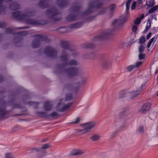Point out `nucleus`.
I'll use <instances>...</instances> for the list:
<instances>
[{
	"instance_id": "052dcab7",
	"label": "nucleus",
	"mask_w": 158,
	"mask_h": 158,
	"mask_svg": "<svg viewBox=\"0 0 158 158\" xmlns=\"http://www.w3.org/2000/svg\"><path fill=\"white\" fill-rule=\"evenodd\" d=\"M137 26H134L132 28L133 32H135L137 31Z\"/></svg>"
},
{
	"instance_id": "f704fd0d",
	"label": "nucleus",
	"mask_w": 158,
	"mask_h": 158,
	"mask_svg": "<svg viewBox=\"0 0 158 158\" xmlns=\"http://www.w3.org/2000/svg\"><path fill=\"white\" fill-rule=\"evenodd\" d=\"M86 130L87 129H86V128L85 127V128L83 129L79 130L78 132L80 133V134L83 135L89 132Z\"/></svg>"
},
{
	"instance_id": "37998d69",
	"label": "nucleus",
	"mask_w": 158,
	"mask_h": 158,
	"mask_svg": "<svg viewBox=\"0 0 158 158\" xmlns=\"http://www.w3.org/2000/svg\"><path fill=\"white\" fill-rule=\"evenodd\" d=\"M63 29H65V28L62 27H60L58 29V31L60 33H66V30L65 29L62 30Z\"/></svg>"
},
{
	"instance_id": "f257e3e1",
	"label": "nucleus",
	"mask_w": 158,
	"mask_h": 158,
	"mask_svg": "<svg viewBox=\"0 0 158 158\" xmlns=\"http://www.w3.org/2000/svg\"><path fill=\"white\" fill-rule=\"evenodd\" d=\"M62 55L60 57L61 60L63 61L64 64L62 65H60L58 67L59 70H63L64 67L69 65L70 66H76L78 64V63L74 60H71L69 62H67L68 60V55L66 54L65 51H63L62 53Z\"/></svg>"
},
{
	"instance_id": "680f3d73",
	"label": "nucleus",
	"mask_w": 158,
	"mask_h": 158,
	"mask_svg": "<svg viewBox=\"0 0 158 158\" xmlns=\"http://www.w3.org/2000/svg\"><path fill=\"white\" fill-rule=\"evenodd\" d=\"M106 11V9H104L103 10L99 11L98 15L102 14L104 13V12Z\"/></svg>"
},
{
	"instance_id": "3c124183",
	"label": "nucleus",
	"mask_w": 158,
	"mask_h": 158,
	"mask_svg": "<svg viewBox=\"0 0 158 158\" xmlns=\"http://www.w3.org/2000/svg\"><path fill=\"white\" fill-rule=\"evenodd\" d=\"M13 108L21 109V106L19 104H14L12 106Z\"/></svg>"
},
{
	"instance_id": "603ef678",
	"label": "nucleus",
	"mask_w": 158,
	"mask_h": 158,
	"mask_svg": "<svg viewBox=\"0 0 158 158\" xmlns=\"http://www.w3.org/2000/svg\"><path fill=\"white\" fill-rule=\"evenodd\" d=\"M108 63L109 62L108 60H105L102 61V64L103 66H106Z\"/></svg>"
},
{
	"instance_id": "7ed1b4c3",
	"label": "nucleus",
	"mask_w": 158,
	"mask_h": 158,
	"mask_svg": "<svg viewBox=\"0 0 158 158\" xmlns=\"http://www.w3.org/2000/svg\"><path fill=\"white\" fill-rule=\"evenodd\" d=\"M102 3L99 0L90 1L88 4V9L83 13V15H88L94 12L95 9L101 7Z\"/></svg>"
},
{
	"instance_id": "a18cd8bd",
	"label": "nucleus",
	"mask_w": 158,
	"mask_h": 158,
	"mask_svg": "<svg viewBox=\"0 0 158 158\" xmlns=\"http://www.w3.org/2000/svg\"><path fill=\"white\" fill-rule=\"evenodd\" d=\"M116 8V6L114 4H111L110 6V9L112 11H113Z\"/></svg>"
},
{
	"instance_id": "6e6d98bb",
	"label": "nucleus",
	"mask_w": 158,
	"mask_h": 158,
	"mask_svg": "<svg viewBox=\"0 0 158 158\" xmlns=\"http://www.w3.org/2000/svg\"><path fill=\"white\" fill-rule=\"evenodd\" d=\"M6 24L4 22H1L0 23V28H3L6 27Z\"/></svg>"
},
{
	"instance_id": "0e129e2a",
	"label": "nucleus",
	"mask_w": 158,
	"mask_h": 158,
	"mask_svg": "<svg viewBox=\"0 0 158 158\" xmlns=\"http://www.w3.org/2000/svg\"><path fill=\"white\" fill-rule=\"evenodd\" d=\"M4 81V79L2 75L0 74V83Z\"/></svg>"
},
{
	"instance_id": "e2e57ef3",
	"label": "nucleus",
	"mask_w": 158,
	"mask_h": 158,
	"mask_svg": "<svg viewBox=\"0 0 158 158\" xmlns=\"http://www.w3.org/2000/svg\"><path fill=\"white\" fill-rule=\"evenodd\" d=\"M152 35V33L149 32L146 38L147 40Z\"/></svg>"
},
{
	"instance_id": "2f4dec72",
	"label": "nucleus",
	"mask_w": 158,
	"mask_h": 158,
	"mask_svg": "<svg viewBox=\"0 0 158 158\" xmlns=\"http://www.w3.org/2000/svg\"><path fill=\"white\" fill-rule=\"evenodd\" d=\"M73 98V95L71 94H69L66 95L65 99L66 101H68L71 100Z\"/></svg>"
},
{
	"instance_id": "a19ab883",
	"label": "nucleus",
	"mask_w": 158,
	"mask_h": 158,
	"mask_svg": "<svg viewBox=\"0 0 158 158\" xmlns=\"http://www.w3.org/2000/svg\"><path fill=\"white\" fill-rule=\"evenodd\" d=\"M6 33L8 34H11L13 33V31L10 28H7L6 30Z\"/></svg>"
},
{
	"instance_id": "b1692460",
	"label": "nucleus",
	"mask_w": 158,
	"mask_h": 158,
	"mask_svg": "<svg viewBox=\"0 0 158 158\" xmlns=\"http://www.w3.org/2000/svg\"><path fill=\"white\" fill-rule=\"evenodd\" d=\"M83 153V152L77 149L72 150L71 152V154L73 156H77Z\"/></svg>"
},
{
	"instance_id": "9d476101",
	"label": "nucleus",
	"mask_w": 158,
	"mask_h": 158,
	"mask_svg": "<svg viewBox=\"0 0 158 158\" xmlns=\"http://www.w3.org/2000/svg\"><path fill=\"white\" fill-rule=\"evenodd\" d=\"M6 102L2 99H0V119L5 118L8 111L6 110Z\"/></svg>"
},
{
	"instance_id": "5fc2aeb1",
	"label": "nucleus",
	"mask_w": 158,
	"mask_h": 158,
	"mask_svg": "<svg viewBox=\"0 0 158 158\" xmlns=\"http://www.w3.org/2000/svg\"><path fill=\"white\" fill-rule=\"evenodd\" d=\"M40 149H41L40 148H34L31 149V151L32 152H34L35 151L38 152L40 151Z\"/></svg>"
},
{
	"instance_id": "6ab92c4d",
	"label": "nucleus",
	"mask_w": 158,
	"mask_h": 158,
	"mask_svg": "<svg viewBox=\"0 0 158 158\" xmlns=\"http://www.w3.org/2000/svg\"><path fill=\"white\" fill-rule=\"evenodd\" d=\"M44 108L46 111L51 110L52 108V104L50 101H47L44 103Z\"/></svg>"
},
{
	"instance_id": "412c9836",
	"label": "nucleus",
	"mask_w": 158,
	"mask_h": 158,
	"mask_svg": "<svg viewBox=\"0 0 158 158\" xmlns=\"http://www.w3.org/2000/svg\"><path fill=\"white\" fill-rule=\"evenodd\" d=\"M72 103H69L67 104L64 105V106L62 107L59 109L60 112H63L67 110L72 105Z\"/></svg>"
},
{
	"instance_id": "cd10ccee",
	"label": "nucleus",
	"mask_w": 158,
	"mask_h": 158,
	"mask_svg": "<svg viewBox=\"0 0 158 158\" xmlns=\"http://www.w3.org/2000/svg\"><path fill=\"white\" fill-rule=\"evenodd\" d=\"M111 34V33L110 32H106L105 35L102 36H98L97 37H96L95 38L94 40H102L105 37L106 35H110Z\"/></svg>"
},
{
	"instance_id": "7c9ffc66",
	"label": "nucleus",
	"mask_w": 158,
	"mask_h": 158,
	"mask_svg": "<svg viewBox=\"0 0 158 158\" xmlns=\"http://www.w3.org/2000/svg\"><path fill=\"white\" fill-rule=\"evenodd\" d=\"M158 9V5L156 6H155L151 9L149 10L148 11V14H151L155 11L157 10Z\"/></svg>"
},
{
	"instance_id": "c85d7f7f",
	"label": "nucleus",
	"mask_w": 158,
	"mask_h": 158,
	"mask_svg": "<svg viewBox=\"0 0 158 158\" xmlns=\"http://www.w3.org/2000/svg\"><path fill=\"white\" fill-rule=\"evenodd\" d=\"M100 137V136L98 135L94 134L90 137V139H92L93 141H95L99 139Z\"/></svg>"
},
{
	"instance_id": "bf43d9fd",
	"label": "nucleus",
	"mask_w": 158,
	"mask_h": 158,
	"mask_svg": "<svg viewBox=\"0 0 158 158\" xmlns=\"http://www.w3.org/2000/svg\"><path fill=\"white\" fill-rule=\"evenodd\" d=\"M125 96L124 93L123 92H120L119 93V97L120 98H122Z\"/></svg>"
},
{
	"instance_id": "de8ad7c7",
	"label": "nucleus",
	"mask_w": 158,
	"mask_h": 158,
	"mask_svg": "<svg viewBox=\"0 0 158 158\" xmlns=\"http://www.w3.org/2000/svg\"><path fill=\"white\" fill-rule=\"evenodd\" d=\"M119 20L116 19L112 23V25L113 26H115L118 24L121 21Z\"/></svg>"
},
{
	"instance_id": "79ce46f5",
	"label": "nucleus",
	"mask_w": 158,
	"mask_h": 158,
	"mask_svg": "<svg viewBox=\"0 0 158 158\" xmlns=\"http://www.w3.org/2000/svg\"><path fill=\"white\" fill-rule=\"evenodd\" d=\"M81 120V118L80 117H78L73 122L71 123H74V124H77L80 122Z\"/></svg>"
},
{
	"instance_id": "2eb2a0df",
	"label": "nucleus",
	"mask_w": 158,
	"mask_h": 158,
	"mask_svg": "<svg viewBox=\"0 0 158 158\" xmlns=\"http://www.w3.org/2000/svg\"><path fill=\"white\" fill-rule=\"evenodd\" d=\"M4 0H0V13L2 14H4L6 10V8L2 6V3ZM5 1L7 2H10L12 0H4Z\"/></svg>"
},
{
	"instance_id": "c756f323",
	"label": "nucleus",
	"mask_w": 158,
	"mask_h": 158,
	"mask_svg": "<svg viewBox=\"0 0 158 158\" xmlns=\"http://www.w3.org/2000/svg\"><path fill=\"white\" fill-rule=\"evenodd\" d=\"M95 45L93 44H85L83 45V47L85 48H93L94 47Z\"/></svg>"
},
{
	"instance_id": "f3484780",
	"label": "nucleus",
	"mask_w": 158,
	"mask_h": 158,
	"mask_svg": "<svg viewBox=\"0 0 158 158\" xmlns=\"http://www.w3.org/2000/svg\"><path fill=\"white\" fill-rule=\"evenodd\" d=\"M56 4L59 7H62L67 5L68 2L66 0H57Z\"/></svg>"
},
{
	"instance_id": "dca6fc26",
	"label": "nucleus",
	"mask_w": 158,
	"mask_h": 158,
	"mask_svg": "<svg viewBox=\"0 0 158 158\" xmlns=\"http://www.w3.org/2000/svg\"><path fill=\"white\" fill-rule=\"evenodd\" d=\"M9 8L11 10H15L19 9L20 6L16 2H13L9 5Z\"/></svg>"
},
{
	"instance_id": "473e14b6",
	"label": "nucleus",
	"mask_w": 158,
	"mask_h": 158,
	"mask_svg": "<svg viewBox=\"0 0 158 158\" xmlns=\"http://www.w3.org/2000/svg\"><path fill=\"white\" fill-rule=\"evenodd\" d=\"M155 4V1L154 0H150L148 2L147 4L149 7H152Z\"/></svg>"
},
{
	"instance_id": "f03ea898",
	"label": "nucleus",
	"mask_w": 158,
	"mask_h": 158,
	"mask_svg": "<svg viewBox=\"0 0 158 158\" xmlns=\"http://www.w3.org/2000/svg\"><path fill=\"white\" fill-rule=\"evenodd\" d=\"M33 12H28L27 13L26 15H25L23 20L22 21L25 22L27 24L34 25H43L47 24L46 22L43 20H35L30 19V17L33 15Z\"/></svg>"
},
{
	"instance_id": "864d4df0",
	"label": "nucleus",
	"mask_w": 158,
	"mask_h": 158,
	"mask_svg": "<svg viewBox=\"0 0 158 158\" xmlns=\"http://www.w3.org/2000/svg\"><path fill=\"white\" fill-rule=\"evenodd\" d=\"M136 3V2H133L131 6V9L132 10H133L135 8Z\"/></svg>"
},
{
	"instance_id": "4c0bfd02",
	"label": "nucleus",
	"mask_w": 158,
	"mask_h": 158,
	"mask_svg": "<svg viewBox=\"0 0 158 158\" xmlns=\"http://www.w3.org/2000/svg\"><path fill=\"white\" fill-rule=\"evenodd\" d=\"M50 116L52 118H56L59 116L57 112H54L52 113L50 115Z\"/></svg>"
},
{
	"instance_id": "49530a36",
	"label": "nucleus",
	"mask_w": 158,
	"mask_h": 158,
	"mask_svg": "<svg viewBox=\"0 0 158 158\" xmlns=\"http://www.w3.org/2000/svg\"><path fill=\"white\" fill-rule=\"evenodd\" d=\"M135 68L134 65H130L127 67V69L129 71H131L132 69Z\"/></svg>"
},
{
	"instance_id": "13d9d810",
	"label": "nucleus",
	"mask_w": 158,
	"mask_h": 158,
	"mask_svg": "<svg viewBox=\"0 0 158 158\" xmlns=\"http://www.w3.org/2000/svg\"><path fill=\"white\" fill-rule=\"evenodd\" d=\"M139 132H143L144 131V127L143 126H141L139 127Z\"/></svg>"
},
{
	"instance_id": "8fccbe9b",
	"label": "nucleus",
	"mask_w": 158,
	"mask_h": 158,
	"mask_svg": "<svg viewBox=\"0 0 158 158\" xmlns=\"http://www.w3.org/2000/svg\"><path fill=\"white\" fill-rule=\"evenodd\" d=\"M49 147V144L48 143L44 144L41 148V149H45L48 148Z\"/></svg>"
},
{
	"instance_id": "0eeeda50",
	"label": "nucleus",
	"mask_w": 158,
	"mask_h": 158,
	"mask_svg": "<svg viewBox=\"0 0 158 158\" xmlns=\"http://www.w3.org/2000/svg\"><path fill=\"white\" fill-rule=\"evenodd\" d=\"M79 87V83L78 82L73 83L72 81H69L66 83L63 87L64 90L68 91L75 90L77 91Z\"/></svg>"
},
{
	"instance_id": "72a5a7b5",
	"label": "nucleus",
	"mask_w": 158,
	"mask_h": 158,
	"mask_svg": "<svg viewBox=\"0 0 158 158\" xmlns=\"http://www.w3.org/2000/svg\"><path fill=\"white\" fill-rule=\"evenodd\" d=\"M5 156V158H14V156L12 153H6Z\"/></svg>"
},
{
	"instance_id": "9b49d317",
	"label": "nucleus",
	"mask_w": 158,
	"mask_h": 158,
	"mask_svg": "<svg viewBox=\"0 0 158 158\" xmlns=\"http://www.w3.org/2000/svg\"><path fill=\"white\" fill-rule=\"evenodd\" d=\"M15 34L17 35V37L15 40V42L17 43L16 45L18 47L22 45V36L26 35L27 34L26 32L25 31H20L16 33Z\"/></svg>"
},
{
	"instance_id": "39448f33",
	"label": "nucleus",
	"mask_w": 158,
	"mask_h": 158,
	"mask_svg": "<svg viewBox=\"0 0 158 158\" xmlns=\"http://www.w3.org/2000/svg\"><path fill=\"white\" fill-rule=\"evenodd\" d=\"M35 38L32 41L31 47L33 48H36L40 46V42L45 41L48 39V37L45 35L37 34L34 35Z\"/></svg>"
},
{
	"instance_id": "bb28decb",
	"label": "nucleus",
	"mask_w": 158,
	"mask_h": 158,
	"mask_svg": "<svg viewBox=\"0 0 158 158\" xmlns=\"http://www.w3.org/2000/svg\"><path fill=\"white\" fill-rule=\"evenodd\" d=\"M151 23L150 20V19H148L145 29L143 31L144 33H146L148 30L150 28L151 26Z\"/></svg>"
},
{
	"instance_id": "423d86ee",
	"label": "nucleus",
	"mask_w": 158,
	"mask_h": 158,
	"mask_svg": "<svg viewBox=\"0 0 158 158\" xmlns=\"http://www.w3.org/2000/svg\"><path fill=\"white\" fill-rule=\"evenodd\" d=\"M81 8V7L79 6L78 4H76L70 9L71 12H78L77 15L70 14L68 15L66 17V20L67 21H72L74 20L77 19L78 15V11Z\"/></svg>"
},
{
	"instance_id": "5701e85b",
	"label": "nucleus",
	"mask_w": 158,
	"mask_h": 158,
	"mask_svg": "<svg viewBox=\"0 0 158 158\" xmlns=\"http://www.w3.org/2000/svg\"><path fill=\"white\" fill-rule=\"evenodd\" d=\"M60 44L62 47L64 49H68L69 46L68 42L64 40H62L60 42Z\"/></svg>"
},
{
	"instance_id": "774afa93",
	"label": "nucleus",
	"mask_w": 158,
	"mask_h": 158,
	"mask_svg": "<svg viewBox=\"0 0 158 158\" xmlns=\"http://www.w3.org/2000/svg\"><path fill=\"white\" fill-rule=\"evenodd\" d=\"M144 15L143 14H142V15H141V16L140 17V19L141 20L144 18Z\"/></svg>"
},
{
	"instance_id": "ddd939ff",
	"label": "nucleus",
	"mask_w": 158,
	"mask_h": 158,
	"mask_svg": "<svg viewBox=\"0 0 158 158\" xmlns=\"http://www.w3.org/2000/svg\"><path fill=\"white\" fill-rule=\"evenodd\" d=\"M151 106L150 103H146L144 104L141 107L140 111L143 114L146 113L149 110Z\"/></svg>"
},
{
	"instance_id": "c9c22d12",
	"label": "nucleus",
	"mask_w": 158,
	"mask_h": 158,
	"mask_svg": "<svg viewBox=\"0 0 158 158\" xmlns=\"http://www.w3.org/2000/svg\"><path fill=\"white\" fill-rule=\"evenodd\" d=\"M87 79L86 77L84 78L82 80L81 82H78L79 83V86L81 85H83L87 82Z\"/></svg>"
},
{
	"instance_id": "6e6552de",
	"label": "nucleus",
	"mask_w": 158,
	"mask_h": 158,
	"mask_svg": "<svg viewBox=\"0 0 158 158\" xmlns=\"http://www.w3.org/2000/svg\"><path fill=\"white\" fill-rule=\"evenodd\" d=\"M44 52L46 56L55 58L57 56V52L52 47L48 46L45 48Z\"/></svg>"
},
{
	"instance_id": "20e7f679",
	"label": "nucleus",
	"mask_w": 158,
	"mask_h": 158,
	"mask_svg": "<svg viewBox=\"0 0 158 158\" xmlns=\"http://www.w3.org/2000/svg\"><path fill=\"white\" fill-rule=\"evenodd\" d=\"M46 15L55 21H59L61 18L60 12L54 7L47 9L46 12Z\"/></svg>"
},
{
	"instance_id": "a878e982",
	"label": "nucleus",
	"mask_w": 158,
	"mask_h": 158,
	"mask_svg": "<svg viewBox=\"0 0 158 158\" xmlns=\"http://www.w3.org/2000/svg\"><path fill=\"white\" fill-rule=\"evenodd\" d=\"M36 113L38 116L42 118H47L49 115L47 113L44 112H37Z\"/></svg>"
},
{
	"instance_id": "69168bd1",
	"label": "nucleus",
	"mask_w": 158,
	"mask_h": 158,
	"mask_svg": "<svg viewBox=\"0 0 158 158\" xmlns=\"http://www.w3.org/2000/svg\"><path fill=\"white\" fill-rule=\"evenodd\" d=\"M127 19L126 18H123L122 20V23H125L127 21Z\"/></svg>"
},
{
	"instance_id": "4be33fe9",
	"label": "nucleus",
	"mask_w": 158,
	"mask_h": 158,
	"mask_svg": "<svg viewBox=\"0 0 158 158\" xmlns=\"http://www.w3.org/2000/svg\"><path fill=\"white\" fill-rule=\"evenodd\" d=\"M82 25V23L81 22L73 24L69 26V28L73 29H77L80 27Z\"/></svg>"
},
{
	"instance_id": "4468645a",
	"label": "nucleus",
	"mask_w": 158,
	"mask_h": 158,
	"mask_svg": "<svg viewBox=\"0 0 158 158\" xmlns=\"http://www.w3.org/2000/svg\"><path fill=\"white\" fill-rule=\"evenodd\" d=\"M96 123L94 122H91L84 124L85 127L86 128V130L89 132L91 131L92 129L96 125Z\"/></svg>"
},
{
	"instance_id": "aec40b11",
	"label": "nucleus",
	"mask_w": 158,
	"mask_h": 158,
	"mask_svg": "<svg viewBox=\"0 0 158 158\" xmlns=\"http://www.w3.org/2000/svg\"><path fill=\"white\" fill-rule=\"evenodd\" d=\"M48 2L47 1L42 0L39 3V6L42 9L47 8L48 7Z\"/></svg>"
},
{
	"instance_id": "e433bc0d",
	"label": "nucleus",
	"mask_w": 158,
	"mask_h": 158,
	"mask_svg": "<svg viewBox=\"0 0 158 158\" xmlns=\"http://www.w3.org/2000/svg\"><path fill=\"white\" fill-rule=\"evenodd\" d=\"M145 56V55L143 52L140 53L139 55V58L141 60L144 59Z\"/></svg>"
},
{
	"instance_id": "ea45409f",
	"label": "nucleus",
	"mask_w": 158,
	"mask_h": 158,
	"mask_svg": "<svg viewBox=\"0 0 158 158\" xmlns=\"http://www.w3.org/2000/svg\"><path fill=\"white\" fill-rule=\"evenodd\" d=\"M131 0H128L126 4V10H129L130 8V6L131 3Z\"/></svg>"
},
{
	"instance_id": "09e8293b",
	"label": "nucleus",
	"mask_w": 158,
	"mask_h": 158,
	"mask_svg": "<svg viewBox=\"0 0 158 158\" xmlns=\"http://www.w3.org/2000/svg\"><path fill=\"white\" fill-rule=\"evenodd\" d=\"M141 22V19L139 18H137L135 22V23L136 25H139Z\"/></svg>"
},
{
	"instance_id": "f8f14e48",
	"label": "nucleus",
	"mask_w": 158,
	"mask_h": 158,
	"mask_svg": "<svg viewBox=\"0 0 158 158\" xmlns=\"http://www.w3.org/2000/svg\"><path fill=\"white\" fill-rule=\"evenodd\" d=\"M25 15L23 14H21L19 11H15L12 14V16L13 18L22 21L23 20Z\"/></svg>"
},
{
	"instance_id": "4d7b16f0",
	"label": "nucleus",
	"mask_w": 158,
	"mask_h": 158,
	"mask_svg": "<svg viewBox=\"0 0 158 158\" xmlns=\"http://www.w3.org/2000/svg\"><path fill=\"white\" fill-rule=\"evenodd\" d=\"M142 62H137L135 65V67H139L140 65H141L142 64Z\"/></svg>"
},
{
	"instance_id": "58836bf2",
	"label": "nucleus",
	"mask_w": 158,
	"mask_h": 158,
	"mask_svg": "<svg viewBox=\"0 0 158 158\" xmlns=\"http://www.w3.org/2000/svg\"><path fill=\"white\" fill-rule=\"evenodd\" d=\"M145 47L143 45L141 44L139 47V51L140 53L143 52L144 50Z\"/></svg>"
},
{
	"instance_id": "c03bdc74",
	"label": "nucleus",
	"mask_w": 158,
	"mask_h": 158,
	"mask_svg": "<svg viewBox=\"0 0 158 158\" xmlns=\"http://www.w3.org/2000/svg\"><path fill=\"white\" fill-rule=\"evenodd\" d=\"M145 41V37L143 36H141L139 39V43L141 44H142Z\"/></svg>"
},
{
	"instance_id": "a211bd4d",
	"label": "nucleus",
	"mask_w": 158,
	"mask_h": 158,
	"mask_svg": "<svg viewBox=\"0 0 158 158\" xmlns=\"http://www.w3.org/2000/svg\"><path fill=\"white\" fill-rule=\"evenodd\" d=\"M142 89V87H140L138 89L131 92V95L132 97V98H133L138 96L140 94Z\"/></svg>"
},
{
	"instance_id": "393cba45",
	"label": "nucleus",
	"mask_w": 158,
	"mask_h": 158,
	"mask_svg": "<svg viewBox=\"0 0 158 158\" xmlns=\"http://www.w3.org/2000/svg\"><path fill=\"white\" fill-rule=\"evenodd\" d=\"M158 35H156L153 37L151 38L147 44V47L149 48L150 47L153 41H155L158 37Z\"/></svg>"
},
{
	"instance_id": "1a4fd4ad",
	"label": "nucleus",
	"mask_w": 158,
	"mask_h": 158,
	"mask_svg": "<svg viewBox=\"0 0 158 158\" xmlns=\"http://www.w3.org/2000/svg\"><path fill=\"white\" fill-rule=\"evenodd\" d=\"M65 71L68 76L70 77L79 76L80 73V70L77 68L71 67L65 70Z\"/></svg>"
},
{
	"instance_id": "338daca9",
	"label": "nucleus",
	"mask_w": 158,
	"mask_h": 158,
	"mask_svg": "<svg viewBox=\"0 0 158 158\" xmlns=\"http://www.w3.org/2000/svg\"><path fill=\"white\" fill-rule=\"evenodd\" d=\"M34 103H35L36 104V105H38L39 104V103L37 102H29L28 103V104H29L31 105H31L33 104Z\"/></svg>"
}]
</instances>
